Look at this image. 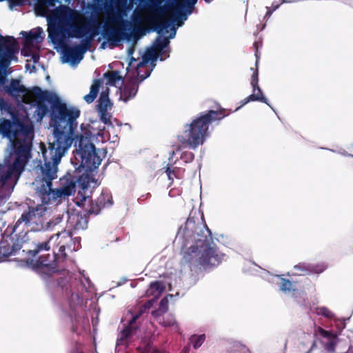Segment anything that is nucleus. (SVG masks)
I'll use <instances>...</instances> for the list:
<instances>
[{
    "mask_svg": "<svg viewBox=\"0 0 353 353\" xmlns=\"http://www.w3.org/2000/svg\"><path fill=\"white\" fill-rule=\"evenodd\" d=\"M65 110L67 112L63 110L54 112L52 116L54 141L48 148H43L41 145L44 164L37 170L38 176L33 184L37 186L39 196L44 205L51 201L59 203L75 192V184L72 181L60 188H51L52 181L57 176V165L74 141L77 148L75 157L81 161L80 166L92 171L97 168L101 162L95 152L94 142L117 141V136L112 140L110 137V130L114 129L112 125L103 121L83 123L81 125V132L75 134L79 111L72 108Z\"/></svg>",
    "mask_w": 353,
    "mask_h": 353,
    "instance_id": "f257e3e1",
    "label": "nucleus"
},
{
    "mask_svg": "<svg viewBox=\"0 0 353 353\" xmlns=\"http://www.w3.org/2000/svg\"><path fill=\"white\" fill-rule=\"evenodd\" d=\"M196 2L197 0H167L165 5L161 7L163 0H153L145 13L137 10L133 12L131 19L134 26H153L160 35L140 61L132 57L133 48L128 49L130 60L127 74L131 80L119 88L121 100L127 102L134 98L138 90L137 82L150 76L157 58L163 61L169 57V39L175 37L176 29L183 25Z\"/></svg>",
    "mask_w": 353,
    "mask_h": 353,
    "instance_id": "f03ea898",
    "label": "nucleus"
},
{
    "mask_svg": "<svg viewBox=\"0 0 353 353\" xmlns=\"http://www.w3.org/2000/svg\"><path fill=\"white\" fill-rule=\"evenodd\" d=\"M210 239V231L204 223L203 215L194 212L180 227L174 243L185 250L183 259L186 262L208 268L225 259V254L219 251Z\"/></svg>",
    "mask_w": 353,
    "mask_h": 353,
    "instance_id": "7ed1b4c3",
    "label": "nucleus"
},
{
    "mask_svg": "<svg viewBox=\"0 0 353 353\" xmlns=\"http://www.w3.org/2000/svg\"><path fill=\"white\" fill-rule=\"evenodd\" d=\"M57 0H39L37 12L47 18L48 37L55 44L62 43L67 38L81 39L89 37L90 39L97 34L99 22L94 20L92 27L85 26L83 14L66 6H61L50 11Z\"/></svg>",
    "mask_w": 353,
    "mask_h": 353,
    "instance_id": "20e7f679",
    "label": "nucleus"
},
{
    "mask_svg": "<svg viewBox=\"0 0 353 353\" xmlns=\"http://www.w3.org/2000/svg\"><path fill=\"white\" fill-rule=\"evenodd\" d=\"M81 248L80 239L72 237V232L65 230L51 236L47 241L39 243L36 248L30 250L28 253L31 256H35L42 251L52 250L53 256L42 254L38 260L34 261L30 257L27 259V263L34 270L39 272L50 274L58 271L57 264L66 256L65 250L74 252Z\"/></svg>",
    "mask_w": 353,
    "mask_h": 353,
    "instance_id": "39448f33",
    "label": "nucleus"
},
{
    "mask_svg": "<svg viewBox=\"0 0 353 353\" xmlns=\"http://www.w3.org/2000/svg\"><path fill=\"white\" fill-rule=\"evenodd\" d=\"M19 46L12 37H0V85L3 91L19 103L30 104L32 103V92H30L20 80L6 79L11 73L9 68L12 61L17 62Z\"/></svg>",
    "mask_w": 353,
    "mask_h": 353,
    "instance_id": "423d86ee",
    "label": "nucleus"
},
{
    "mask_svg": "<svg viewBox=\"0 0 353 353\" xmlns=\"http://www.w3.org/2000/svg\"><path fill=\"white\" fill-rule=\"evenodd\" d=\"M225 116L220 112L210 110L207 113L192 121L185 126L183 132L179 136V141L190 148L195 149L203 144L208 136L209 124L216 119H221Z\"/></svg>",
    "mask_w": 353,
    "mask_h": 353,
    "instance_id": "0eeeda50",
    "label": "nucleus"
},
{
    "mask_svg": "<svg viewBox=\"0 0 353 353\" xmlns=\"http://www.w3.org/2000/svg\"><path fill=\"white\" fill-rule=\"evenodd\" d=\"M32 95H34L39 101L37 103V105L36 108V110L34 111V114L36 117V119L37 121H40L43 119V117L47 114L48 112V106L44 104L45 102H48L51 105V111L50 113V126L52 128V139H50L49 144L54 141V128L52 125V116L54 112L56 110L59 111H65V109L70 110V109H76L77 111H79V116L77 119H78L80 116V110L78 108L73 106V105H67L65 102H63L59 97L53 92L51 91H46V90H42L39 88H34L32 91ZM77 119H76L77 125ZM81 133V129L80 128V131L77 130V126L74 129V133ZM50 145L48 146V148Z\"/></svg>",
    "mask_w": 353,
    "mask_h": 353,
    "instance_id": "6e6552de",
    "label": "nucleus"
},
{
    "mask_svg": "<svg viewBox=\"0 0 353 353\" xmlns=\"http://www.w3.org/2000/svg\"><path fill=\"white\" fill-rule=\"evenodd\" d=\"M46 214L47 208L44 204L30 209L28 212H24L17 221L14 229L22 223L28 225L31 230L38 231L48 229L50 228V223L47 221Z\"/></svg>",
    "mask_w": 353,
    "mask_h": 353,
    "instance_id": "1a4fd4ad",
    "label": "nucleus"
},
{
    "mask_svg": "<svg viewBox=\"0 0 353 353\" xmlns=\"http://www.w3.org/2000/svg\"><path fill=\"white\" fill-rule=\"evenodd\" d=\"M20 34L25 37L21 54L24 57H30L34 63L38 62L39 60L38 51L45 35L43 29L37 27L28 32L21 31Z\"/></svg>",
    "mask_w": 353,
    "mask_h": 353,
    "instance_id": "9d476101",
    "label": "nucleus"
},
{
    "mask_svg": "<svg viewBox=\"0 0 353 353\" xmlns=\"http://www.w3.org/2000/svg\"><path fill=\"white\" fill-rule=\"evenodd\" d=\"M121 21L120 16L114 17L111 19V23L117 27H108L103 30L102 36L104 41L101 44L102 49H112L118 46L121 41L127 38L125 30L119 27Z\"/></svg>",
    "mask_w": 353,
    "mask_h": 353,
    "instance_id": "9b49d317",
    "label": "nucleus"
},
{
    "mask_svg": "<svg viewBox=\"0 0 353 353\" xmlns=\"http://www.w3.org/2000/svg\"><path fill=\"white\" fill-rule=\"evenodd\" d=\"M123 82L122 76L118 71H108L104 73L101 80L94 81L90 88L89 94L84 96L83 99L88 103H92L96 99L100 88L115 86Z\"/></svg>",
    "mask_w": 353,
    "mask_h": 353,
    "instance_id": "f8f14e48",
    "label": "nucleus"
},
{
    "mask_svg": "<svg viewBox=\"0 0 353 353\" xmlns=\"http://www.w3.org/2000/svg\"><path fill=\"white\" fill-rule=\"evenodd\" d=\"M153 299L148 301V305L143 306L138 313L133 314L131 311H128L122 319L124 329L121 332L117 341V346L126 345L128 343V339L137 333L135 321L142 314L144 310L149 308L152 305Z\"/></svg>",
    "mask_w": 353,
    "mask_h": 353,
    "instance_id": "ddd939ff",
    "label": "nucleus"
},
{
    "mask_svg": "<svg viewBox=\"0 0 353 353\" xmlns=\"http://www.w3.org/2000/svg\"><path fill=\"white\" fill-rule=\"evenodd\" d=\"M85 50L81 45L65 46L62 50L61 61L72 66L77 65L83 58Z\"/></svg>",
    "mask_w": 353,
    "mask_h": 353,
    "instance_id": "4468645a",
    "label": "nucleus"
},
{
    "mask_svg": "<svg viewBox=\"0 0 353 353\" xmlns=\"http://www.w3.org/2000/svg\"><path fill=\"white\" fill-rule=\"evenodd\" d=\"M66 216V231L72 232V230H80L86 228L88 221L79 212L75 210L68 211Z\"/></svg>",
    "mask_w": 353,
    "mask_h": 353,
    "instance_id": "2eb2a0df",
    "label": "nucleus"
},
{
    "mask_svg": "<svg viewBox=\"0 0 353 353\" xmlns=\"http://www.w3.org/2000/svg\"><path fill=\"white\" fill-rule=\"evenodd\" d=\"M262 277L269 282L279 284L280 290L286 294H290L295 290L293 284L290 281L285 280L279 275H272L269 272H264Z\"/></svg>",
    "mask_w": 353,
    "mask_h": 353,
    "instance_id": "dca6fc26",
    "label": "nucleus"
},
{
    "mask_svg": "<svg viewBox=\"0 0 353 353\" xmlns=\"http://www.w3.org/2000/svg\"><path fill=\"white\" fill-rule=\"evenodd\" d=\"M262 101L266 104H268L269 106L270 104L268 102L267 99L263 96L262 90L259 88V85L256 86H252V94L246 97L243 101H241V105L238 107L236 109V111L238 110L241 107L243 106L244 105L247 104L250 101Z\"/></svg>",
    "mask_w": 353,
    "mask_h": 353,
    "instance_id": "f3484780",
    "label": "nucleus"
},
{
    "mask_svg": "<svg viewBox=\"0 0 353 353\" xmlns=\"http://www.w3.org/2000/svg\"><path fill=\"white\" fill-rule=\"evenodd\" d=\"M326 265L324 264H319L316 265H311L307 263H299L294 266V269L300 272V274L306 273H321L325 270Z\"/></svg>",
    "mask_w": 353,
    "mask_h": 353,
    "instance_id": "a211bd4d",
    "label": "nucleus"
},
{
    "mask_svg": "<svg viewBox=\"0 0 353 353\" xmlns=\"http://www.w3.org/2000/svg\"><path fill=\"white\" fill-rule=\"evenodd\" d=\"M101 89V94L99 99V108L102 111H106L112 107V103L108 97L109 89L108 87H102Z\"/></svg>",
    "mask_w": 353,
    "mask_h": 353,
    "instance_id": "6ab92c4d",
    "label": "nucleus"
},
{
    "mask_svg": "<svg viewBox=\"0 0 353 353\" xmlns=\"http://www.w3.org/2000/svg\"><path fill=\"white\" fill-rule=\"evenodd\" d=\"M164 289L165 287L161 282H153L146 291V295L148 296H152L154 299H157L161 296Z\"/></svg>",
    "mask_w": 353,
    "mask_h": 353,
    "instance_id": "aec40b11",
    "label": "nucleus"
},
{
    "mask_svg": "<svg viewBox=\"0 0 353 353\" xmlns=\"http://www.w3.org/2000/svg\"><path fill=\"white\" fill-rule=\"evenodd\" d=\"M165 172L169 180L173 181L174 178H181L183 174V170L176 167L171 168L168 166L166 169Z\"/></svg>",
    "mask_w": 353,
    "mask_h": 353,
    "instance_id": "412c9836",
    "label": "nucleus"
},
{
    "mask_svg": "<svg viewBox=\"0 0 353 353\" xmlns=\"http://www.w3.org/2000/svg\"><path fill=\"white\" fill-rule=\"evenodd\" d=\"M314 312L317 315H321L327 319H332L334 316V313L325 307H317L314 309Z\"/></svg>",
    "mask_w": 353,
    "mask_h": 353,
    "instance_id": "4be33fe9",
    "label": "nucleus"
},
{
    "mask_svg": "<svg viewBox=\"0 0 353 353\" xmlns=\"http://www.w3.org/2000/svg\"><path fill=\"white\" fill-rule=\"evenodd\" d=\"M205 339V334L194 335L190 338V342L192 343L195 349L199 348L204 342Z\"/></svg>",
    "mask_w": 353,
    "mask_h": 353,
    "instance_id": "5701e85b",
    "label": "nucleus"
},
{
    "mask_svg": "<svg viewBox=\"0 0 353 353\" xmlns=\"http://www.w3.org/2000/svg\"><path fill=\"white\" fill-rule=\"evenodd\" d=\"M139 350L142 353H168L166 352H161L156 349H153L149 343L144 342L139 347Z\"/></svg>",
    "mask_w": 353,
    "mask_h": 353,
    "instance_id": "b1692460",
    "label": "nucleus"
},
{
    "mask_svg": "<svg viewBox=\"0 0 353 353\" xmlns=\"http://www.w3.org/2000/svg\"><path fill=\"white\" fill-rule=\"evenodd\" d=\"M160 323L164 326L174 327V329H177V325L174 316L170 314L166 316V319H164L163 321H160Z\"/></svg>",
    "mask_w": 353,
    "mask_h": 353,
    "instance_id": "393cba45",
    "label": "nucleus"
},
{
    "mask_svg": "<svg viewBox=\"0 0 353 353\" xmlns=\"http://www.w3.org/2000/svg\"><path fill=\"white\" fill-rule=\"evenodd\" d=\"M168 300L167 297L163 298L160 302L159 311L154 312L153 315L157 316L159 312H165L168 310Z\"/></svg>",
    "mask_w": 353,
    "mask_h": 353,
    "instance_id": "a878e982",
    "label": "nucleus"
},
{
    "mask_svg": "<svg viewBox=\"0 0 353 353\" xmlns=\"http://www.w3.org/2000/svg\"><path fill=\"white\" fill-rule=\"evenodd\" d=\"M181 158L185 163H188L193 160L194 154L191 152H185L181 154Z\"/></svg>",
    "mask_w": 353,
    "mask_h": 353,
    "instance_id": "bb28decb",
    "label": "nucleus"
},
{
    "mask_svg": "<svg viewBox=\"0 0 353 353\" xmlns=\"http://www.w3.org/2000/svg\"><path fill=\"white\" fill-rule=\"evenodd\" d=\"M119 3L121 6L124 7V14L126 15V12L130 11L132 8V4L128 3V0H119Z\"/></svg>",
    "mask_w": 353,
    "mask_h": 353,
    "instance_id": "cd10ccee",
    "label": "nucleus"
},
{
    "mask_svg": "<svg viewBox=\"0 0 353 353\" xmlns=\"http://www.w3.org/2000/svg\"><path fill=\"white\" fill-rule=\"evenodd\" d=\"M0 108L1 110L10 112V105L2 99H0Z\"/></svg>",
    "mask_w": 353,
    "mask_h": 353,
    "instance_id": "c85d7f7f",
    "label": "nucleus"
},
{
    "mask_svg": "<svg viewBox=\"0 0 353 353\" xmlns=\"http://www.w3.org/2000/svg\"><path fill=\"white\" fill-rule=\"evenodd\" d=\"M258 71L256 70L252 75L251 86L252 87L258 85Z\"/></svg>",
    "mask_w": 353,
    "mask_h": 353,
    "instance_id": "c756f323",
    "label": "nucleus"
},
{
    "mask_svg": "<svg viewBox=\"0 0 353 353\" xmlns=\"http://www.w3.org/2000/svg\"><path fill=\"white\" fill-rule=\"evenodd\" d=\"M266 8L268 10L265 15V18H269L274 11H272V9H271L270 7H267Z\"/></svg>",
    "mask_w": 353,
    "mask_h": 353,
    "instance_id": "7c9ffc66",
    "label": "nucleus"
},
{
    "mask_svg": "<svg viewBox=\"0 0 353 353\" xmlns=\"http://www.w3.org/2000/svg\"><path fill=\"white\" fill-rule=\"evenodd\" d=\"M279 7V3H276V2H274L272 4V6L270 8L272 9V11H274L276 10Z\"/></svg>",
    "mask_w": 353,
    "mask_h": 353,
    "instance_id": "2f4dec72",
    "label": "nucleus"
},
{
    "mask_svg": "<svg viewBox=\"0 0 353 353\" xmlns=\"http://www.w3.org/2000/svg\"><path fill=\"white\" fill-rule=\"evenodd\" d=\"M298 0H291V1H289V2H296ZM285 2H288V1H285V0H281V3H285Z\"/></svg>",
    "mask_w": 353,
    "mask_h": 353,
    "instance_id": "473e14b6",
    "label": "nucleus"
},
{
    "mask_svg": "<svg viewBox=\"0 0 353 353\" xmlns=\"http://www.w3.org/2000/svg\"><path fill=\"white\" fill-rule=\"evenodd\" d=\"M188 351H189V348L188 347H186L184 349V353H188Z\"/></svg>",
    "mask_w": 353,
    "mask_h": 353,
    "instance_id": "72a5a7b5",
    "label": "nucleus"
},
{
    "mask_svg": "<svg viewBox=\"0 0 353 353\" xmlns=\"http://www.w3.org/2000/svg\"><path fill=\"white\" fill-rule=\"evenodd\" d=\"M100 205H105V203H103L102 201H101V199L99 201Z\"/></svg>",
    "mask_w": 353,
    "mask_h": 353,
    "instance_id": "f704fd0d",
    "label": "nucleus"
},
{
    "mask_svg": "<svg viewBox=\"0 0 353 353\" xmlns=\"http://www.w3.org/2000/svg\"><path fill=\"white\" fill-rule=\"evenodd\" d=\"M212 1V0H205V2H207V3H210V2H211Z\"/></svg>",
    "mask_w": 353,
    "mask_h": 353,
    "instance_id": "c9c22d12",
    "label": "nucleus"
},
{
    "mask_svg": "<svg viewBox=\"0 0 353 353\" xmlns=\"http://www.w3.org/2000/svg\"><path fill=\"white\" fill-rule=\"evenodd\" d=\"M77 353H81V352H78Z\"/></svg>",
    "mask_w": 353,
    "mask_h": 353,
    "instance_id": "e433bc0d",
    "label": "nucleus"
}]
</instances>
